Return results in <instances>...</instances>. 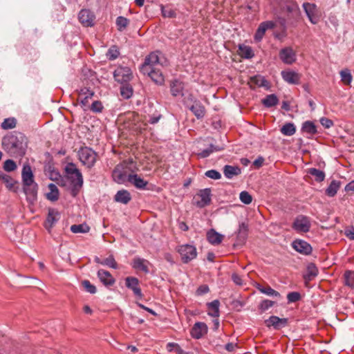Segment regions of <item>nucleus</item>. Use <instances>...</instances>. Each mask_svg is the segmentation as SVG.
Segmentation results:
<instances>
[{"label":"nucleus","mask_w":354,"mask_h":354,"mask_svg":"<svg viewBox=\"0 0 354 354\" xmlns=\"http://www.w3.org/2000/svg\"><path fill=\"white\" fill-rule=\"evenodd\" d=\"M26 137L21 133L14 132L5 136L2 138V145L6 150L14 153H24V142Z\"/></svg>","instance_id":"nucleus-1"},{"label":"nucleus","mask_w":354,"mask_h":354,"mask_svg":"<svg viewBox=\"0 0 354 354\" xmlns=\"http://www.w3.org/2000/svg\"><path fill=\"white\" fill-rule=\"evenodd\" d=\"M66 178L69 180L73 196H75L83 186V176L76 165L68 162L65 166Z\"/></svg>","instance_id":"nucleus-2"},{"label":"nucleus","mask_w":354,"mask_h":354,"mask_svg":"<svg viewBox=\"0 0 354 354\" xmlns=\"http://www.w3.org/2000/svg\"><path fill=\"white\" fill-rule=\"evenodd\" d=\"M133 162L131 159L124 160L117 165L114 168L112 177L113 180L118 184H125L129 180L128 171L129 165Z\"/></svg>","instance_id":"nucleus-3"},{"label":"nucleus","mask_w":354,"mask_h":354,"mask_svg":"<svg viewBox=\"0 0 354 354\" xmlns=\"http://www.w3.org/2000/svg\"><path fill=\"white\" fill-rule=\"evenodd\" d=\"M277 5L281 12H286L288 17L290 19L298 18L300 15V10L298 4L294 0H277Z\"/></svg>","instance_id":"nucleus-4"},{"label":"nucleus","mask_w":354,"mask_h":354,"mask_svg":"<svg viewBox=\"0 0 354 354\" xmlns=\"http://www.w3.org/2000/svg\"><path fill=\"white\" fill-rule=\"evenodd\" d=\"M78 157L82 165L88 168H91L96 162L97 153L91 148L84 147L78 151Z\"/></svg>","instance_id":"nucleus-5"},{"label":"nucleus","mask_w":354,"mask_h":354,"mask_svg":"<svg viewBox=\"0 0 354 354\" xmlns=\"http://www.w3.org/2000/svg\"><path fill=\"white\" fill-rule=\"evenodd\" d=\"M177 252L180 254L182 261L184 263H189L197 256L196 247L189 244L179 245L177 248Z\"/></svg>","instance_id":"nucleus-6"},{"label":"nucleus","mask_w":354,"mask_h":354,"mask_svg":"<svg viewBox=\"0 0 354 354\" xmlns=\"http://www.w3.org/2000/svg\"><path fill=\"white\" fill-rule=\"evenodd\" d=\"M276 22L274 21H265L261 22L256 30L254 35V39L257 42H259L262 40L266 32L268 30L274 29L276 27Z\"/></svg>","instance_id":"nucleus-7"},{"label":"nucleus","mask_w":354,"mask_h":354,"mask_svg":"<svg viewBox=\"0 0 354 354\" xmlns=\"http://www.w3.org/2000/svg\"><path fill=\"white\" fill-rule=\"evenodd\" d=\"M310 225L309 218L307 216L301 215L295 218L292 227L299 232H308L310 230Z\"/></svg>","instance_id":"nucleus-8"},{"label":"nucleus","mask_w":354,"mask_h":354,"mask_svg":"<svg viewBox=\"0 0 354 354\" xmlns=\"http://www.w3.org/2000/svg\"><path fill=\"white\" fill-rule=\"evenodd\" d=\"M114 77L118 82H128L132 78V71L129 67H119L114 71Z\"/></svg>","instance_id":"nucleus-9"},{"label":"nucleus","mask_w":354,"mask_h":354,"mask_svg":"<svg viewBox=\"0 0 354 354\" xmlns=\"http://www.w3.org/2000/svg\"><path fill=\"white\" fill-rule=\"evenodd\" d=\"M80 22L86 27H91L94 25L95 17L89 10L83 9L78 15Z\"/></svg>","instance_id":"nucleus-10"},{"label":"nucleus","mask_w":354,"mask_h":354,"mask_svg":"<svg viewBox=\"0 0 354 354\" xmlns=\"http://www.w3.org/2000/svg\"><path fill=\"white\" fill-rule=\"evenodd\" d=\"M303 8L309 21L313 24H317L319 21L317 6L315 3L306 2L303 3Z\"/></svg>","instance_id":"nucleus-11"},{"label":"nucleus","mask_w":354,"mask_h":354,"mask_svg":"<svg viewBox=\"0 0 354 354\" xmlns=\"http://www.w3.org/2000/svg\"><path fill=\"white\" fill-rule=\"evenodd\" d=\"M281 60L286 64H292L296 61V53L291 47H286L279 51Z\"/></svg>","instance_id":"nucleus-12"},{"label":"nucleus","mask_w":354,"mask_h":354,"mask_svg":"<svg viewBox=\"0 0 354 354\" xmlns=\"http://www.w3.org/2000/svg\"><path fill=\"white\" fill-rule=\"evenodd\" d=\"M80 102L84 110L86 111L85 107L88 104V100L91 99L95 93L93 90L87 87L81 88L77 91Z\"/></svg>","instance_id":"nucleus-13"},{"label":"nucleus","mask_w":354,"mask_h":354,"mask_svg":"<svg viewBox=\"0 0 354 354\" xmlns=\"http://www.w3.org/2000/svg\"><path fill=\"white\" fill-rule=\"evenodd\" d=\"M125 285L129 288L131 289L135 296L138 297L139 299H142L143 295L142 293V290L139 287V280L134 277H128L125 279Z\"/></svg>","instance_id":"nucleus-14"},{"label":"nucleus","mask_w":354,"mask_h":354,"mask_svg":"<svg viewBox=\"0 0 354 354\" xmlns=\"http://www.w3.org/2000/svg\"><path fill=\"white\" fill-rule=\"evenodd\" d=\"M158 52L151 53L146 57L143 64L140 68V71L147 72V69L151 68H156V66L159 64Z\"/></svg>","instance_id":"nucleus-15"},{"label":"nucleus","mask_w":354,"mask_h":354,"mask_svg":"<svg viewBox=\"0 0 354 354\" xmlns=\"http://www.w3.org/2000/svg\"><path fill=\"white\" fill-rule=\"evenodd\" d=\"M283 80L290 84H299L301 75L291 70L283 71L281 73Z\"/></svg>","instance_id":"nucleus-16"},{"label":"nucleus","mask_w":354,"mask_h":354,"mask_svg":"<svg viewBox=\"0 0 354 354\" xmlns=\"http://www.w3.org/2000/svg\"><path fill=\"white\" fill-rule=\"evenodd\" d=\"M207 326L204 322H196L191 330V335L193 338L201 339L207 333Z\"/></svg>","instance_id":"nucleus-17"},{"label":"nucleus","mask_w":354,"mask_h":354,"mask_svg":"<svg viewBox=\"0 0 354 354\" xmlns=\"http://www.w3.org/2000/svg\"><path fill=\"white\" fill-rule=\"evenodd\" d=\"M24 192L26 196L27 200L33 203L37 200L38 186L35 182L28 185H23Z\"/></svg>","instance_id":"nucleus-18"},{"label":"nucleus","mask_w":354,"mask_h":354,"mask_svg":"<svg viewBox=\"0 0 354 354\" xmlns=\"http://www.w3.org/2000/svg\"><path fill=\"white\" fill-rule=\"evenodd\" d=\"M265 322L268 327L272 326L274 329H280L288 324V319L279 318L273 315L266 319Z\"/></svg>","instance_id":"nucleus-19"},{"label":"nucleus","mask_w":354,"mask_h":354,"mask_svg":"<svg viewBox=\"0 0 354 354\" xmlns=\"http://www.w3.org/2000/svg\"><path fill=\"white\" fill-rule=\"evenodd\" d=\"M147 72L141 71L144 75H147L157 84H162L165 79L162 72L157 68L147 69Z\"/></svg>","instance_id":"nucleus-20"},{"label":"nucleus","mask_w":354,"mask_h":354,"mask_svg":"<svg viewBox=\"0 0 354 354\" xmlns=\"http://www.w3.org/2000/svg\"><path fill=\"white\" fill-rule=\"evenodd\" d=\"M60 214L55 209H49L48 216L45 222V227L50 231V229L59 220Z\"/></svg>","instance_id":"nucleus-21"},{"label":"nucleus","mask_w":354,"mask_h":354,"mask_svg":"<svg viewBox=\"0 0 354 354\" xmlns=\"http://www.w3.org/2000/svg\"><path fill=\"white\" fill-rule=\"evenodd\" d=\"M292 248L299 253L309 254L312 252L311 245L305 241L295 240L292 242Z\"/></svg>","instance_id":"nucleus-22"},{"label":"nucleus","mask_w":354,"mask_h":354,"mask_svg":"<svg viewBox=\"0 0 354 354\" xmlns=\"http://www.w3.org/2000/svg\"><path fill=\"white\" fill-rule=\"evenodd\" d=\"M184 84L178 80H172L170 83L171 93L174 97H182L184 95Z\"/></svg>","instance_id":"nucleus-23"},{"label":"nucleus","mask_w":354,"mask_h":354,"mask_svg":"<svg viewBox=\"0 0 354 354\" xmlns=\"http://www.w3.org/2000/svg\"><path fill=\"white\" fill-rule=\"evenodd\" d=\"M128 182L138 189H145L148 185V181L144 180L138 174H129Z\"/></svg>","instance_id":"nucleus-24"},{"label":"nucleus","mask_w":354,"mask_h":354,"mask_svg":"<svg viewBox=\"0 0 354 354\" xmlns=\"http://www.w3.org/2000/svg\"><path fill=\"white\" fill-rule=\"evenodd\" d=\"M21 177L23 185H28L30 183H35L34 176L30 165H26L23 167Z\"/></svg>","instance_id":"nucleus-25"},{"label":"nucleus","mask_w":354,"mask_h":354,"mask_svg":"<svg viewBox=\"0 0 354 354\" xmlns=\"http://www.w3.org/2000/svg\"><path fill=\"white\" fill-rule=\"evenodd\" d=\"M97 277L104 286H112L115 279L109 271L100 269L97 272Z\"/></svg>","instance_id":"nucleus-26"},{"label":"nucleus","mask_w":354,"mask_h":354,"mask_svg":"<svg viewBox=\"0 0 354 354\" xmlns=\"http://www.w3.org/2000/svg\"><path fill=\"white\" fill-rule=\"evenodd\" d=\"M149 261L140 257H135L133 260L132 266L134 269L141 270L145 273H149Z\"/></svg>","instance_id":"nucleus-27"},{"label":"nucleus","mask_w":354,"mask_h":354,"mask_svg":"<svg viewBox=\"0 0 354 354\" xmlns=\"http://www.w3.org/2000/svg\"><path fill=\"white\" fill-rule=\"evenodd\" d=\"M201 201L197 202V205L199 207H203L209 205L211 202V190L206 188L200 191L198 194Z\"/></svg>","instance_id":"nucleus-28"},{"label":"nucleus","mask_w":354,"mask_h":354,"mask_svg":"<svg viewBox=\"0 0 354 354\" xmlns=\"http://www.w3.org/2000/svg\"><path fill=\"white\" fill-rule=\"evenodd\" d=\"M131 199L130 193L126 189L119 190L114 196V200L122 204H127Z\"/></svg>","instance_id":"nucleus-29"},{"label":"nucleus","mask_w":354,"mask_h":354,"mask_svg":"<svg viewBox=\"0 0 354 354\" xmlns=\"http://www.w3.org/2000/svg\"><path fill=\"white\" fill-rule=\"evenodd\" d=\"M207 239L211 244L218 245L222 242L223 236L216 232L214 229H211L207 233Z\"/></svg>","instance_id":"nucleus-30"},{"label":"nucleus","mask_w":354,"mask_h":354,"mask_svg":"<svg viewBox=\"0 0 354 354\" xmlns=\"http://www.w3.org/2000/svg\"><path fill=\"white\" fill-rule=\"evenodd\" d=\"M250 85L258 87H268V82L261 75H254L250 77Z\"/></svg>","instance_id":"nucleus-31"},{"label":"nucleus","mask_w":354,"mask_h":354,"mask_svg":"<svg viewBox=\"0 0 354 354\" xmlns=\"http://www.w3.org/2000/svg\"><path fill=\"white\" fill-rule=\"evenodd\" d=\"M189 109L198 119L202 118L205 115V107L200 102H195L194 104L189 107Z\"/></svg>","instance_id":"nucleus-32"},{"label":"nucleus","mask_w":354,"mask_h":354,"mask_svg":"<svg viewBox=\"0 0 354 354\" xmlns=\"http://www.w3.org/2000/svg\"><path fill=\"white\" fill-rule=\"evenodd\" d=\"M239 54L241 57L245 59H250L254 55L252 48L244 44H240L239 46Z\"/></svg>","instance_id":"nucleus-33"},{"label":"nucleus","mask_w":354,"mask_h":354,"mask_svg":"<svg viewBox=\"0 0 354 354\" xmlns=\"http://www.w3.org/2000/svg\"><path fill=\"white\" fill-rule=\"evenodd\" d=\"M258 290L263 294L272 297L281 298V295L279 292L276 291L269 286H263L258 285Z\"/></svg>","instance_id":"nucleus-34"},{"label":"nucleus","mask_w":354,"mask_h":354,"mask_svg":"<svg viewBox=\"0 0 354 354\" xmlns=\"http://www.w3.org/2000/svg\"><path fill=\"white\" fill-rule=\"evenodd\" d=\"M223 173L227 178H232L234 176L241 173V169L239 167L225 165L223 168Z\"/></svg>","instance_id":"nucleus-35"},{"label":"nucleus","mask_w":354,"mask_h":354,"mask_svg":"<svg viewBox=\"0 0 354 354\" xmlns=\"http://www.w3.org/2000/svg\"><path fill=\"white\" fill-rule=\"evenodd\" d=\"M223 147L215 146L212 144L209 145V147L206 149L203 150L200 153H198L197 155L201 158H205L208 156H209L212 153L220 151L223 150Z\"/></svg>","instance_id":"nucleus-36"},{"label":"nucleus","mask_w":354,"mask_h":354,"mask_svg":"<svg viewBox=\"0 0 354 354\" xmlns=\"http://www.w3.org/2000/svg\"><path fill=\"white\" fill-rule=\"evenodd\" d=\"M340 187V182L333 180L326 189V194L330 197H333L337 194Z\"/></svg>","instance_id":"nucleus-37"},{"label":"nucleus","mask_w":354,"mask_h":354,"mask_svg":"<svg viewBox=\"0 0 354 354\" xmlns=\"http://www.w3.org/2000/svg\"><path fill=\"white\" fill-rule=\"evenodd\" d=\"M219 301L218 300H214L207 304L209 312L208 315L213 317H218L219 316Z\"/></svg>","instance_id":"nucleus-38"},{"label":"nucleus","mask_w":354,"mask_h":354,"mask_svg":"<svg viewBox=\"0 0 354 354\" xmlns=\"http://www.w3.org/2000/svg\"><path fill=\"white\" fill-rule=\"evenodd\" d=\"M278 102L279 100L275 94L268 95L265 98L262 100V104L268 108H270L277 105Z\"/></svg>","instance_id":"nucleus-39"},{"label":"nucleus","mask_w":354,"mask_h":354,"mask_svg":"<svg viewBox=\"0 0 354 354\" xmlns=\"http://www.w3.org/2000/svg\"><path fill=\"white\" fill-rule=\"evenodd\" d=\"M280 131L283 135L286 136H291L295 133L296 127L293 123L288 122L282 126Z\"/></svg>","instance_id":"nucleus-40"},{"label":"nucleus","mask_w":354,"mask_h":354,"mask_svg":"<svg viewBox=\"0 0 354 354\" xmlns=\"http://www.w3.org/2000/svg\"><path fill=\"white\" fill-rule=\"evenodd\" d=\"M49 193L47 194V198L51 201H56L59 198V190L57 187L53 184L48 185Z\"/></svg>","instance_id":"nucleus-41"},{"label":"nucleus","mask_w":354,"mask_h":354,"mask_svg":"<svg viewBox=\"0 0 354 354\" xmlns=\"http://www.w3.org/2000/svg\"><path fill=\"white\" fill-rule=\"evenodd\" d=\"M318 274V269L314 263H309L307 266V272L304 276L306 280L310 281Z\"/></svg>","instance_id":"nucleus-42"},{"label":"nucleus","mask_w":354,"mask_h":354,"mask_svg":"<svg viewBox=\"0 0 354 354\" xmlns=\"http://www.w3.org/2000/svg\"><path fill=\"white\" fill-rule=\"evenodd\" d=\"M301 131L309 135H314L317 133V128L313 122L306 121L302 124Z\"/></svg>","instance_id":"nucleus-43"},{"label":"nucleus","mask_w":354,"mask_h":354,"mask_svg":"<svg viewBox=\"0 0 354 354\" xmlns=\"http://www.w3.org/2000/svg\"><path fill=\"white\" fill-rule=\"evenodd\" d=\"M90 230L89 226L86 223H82L79 225H73L71 226V231L73 233H86Z\"/></svg>","instance_id":"nucleus-44"},{"label":"nucleus","mask_w":354,"mask_h":354,"mask_svg":"<svg viewBox=\"0 0 354 354\" xmlns=\"http://www.w3.org/2000/svg\"><path fill=\"white\" fill-rule=\"evenodd\" d=\"M115 24L117 28L119 31L122 32L124 30L129 24V20L122 16L118 17L116 18Z\"/></svg>","instance_id":"nucleus-45"},{"label":"nucleus","mask_w":354,"mask_h":354,"mask_svg":"<svg viewBox=\"0 0 354 354\" xmlns=\"http://www.w3.org/2000/svg\"><path fill=\"white\" fill-rule=\"evenodd\" d=\"M308 174L313 176L315 178V180L317 182H322L325 178V173L323 171L316 168L309 169Z\"/></svg>","instance_id":"nucleus-46"},{"label":"nucleus","mask_w":354,"mask_h":354,"mask_svg":"<svg viewBox=\"0 0 354 354\" xmlns=\"http://www.w3.org/2000/svg\"><path fill=\"white\" fill-rule=\"evenodd\" d=\"M0 180H2L9 189H11L15 183V180L10 176L3 171H0Z\"/></svg>","instance_id":"nucleus-47"},{"label":"nucleus","mask_w":354,"mask_h":354,"mask_svg":"<svg viewBox=\"0 0 354 354\" xmlns=\"http://www.w3.org/2000/svg\"><path fill=\"white\" fill-rule=\"evenodd\" d=\"M341 80L346 85H349L352 82L353 77L350 70L344 69L340 71Z\"/></svg>","instance_id":"nucleus-48"},{"label":"nucleus","mask_w":354,"mask_h":354,"mask_svg":"<svg viewBox=\"0 0 354 354\" xmlns=\"http://www.w3.org/2000/svg\"><path fill=\"white\" fill-rule=\"evenodd\" d=\"M17 120L14 118H8L5 119L1 123V128L3 129H11L16 127Z\"/></svg>","instance_id":"nucleus-49"},{"label":"nucleus","mask_w":354,"mask_h":354,"mask_svg":"<svg viewBox=\"0 0 354 354\" xmlns=\"http://www.w3.org/2000/svg\"><path fill=\"white\" fill-rule=\"evenodd\" d=\"M345 284L354 288V271L347 270L344 273Z\"/></svg>","instance_id":"nucleus-50"},{"label":"nucleus","mask_w":354,"mask_h":354,"mask_svg":"<svg viewBox=\"0 0 354 354\" xmlns=\"http://www.w3.org/2000/svg\"><path fill=\"white\" fill-rule=\"evenodd\" d=\"M101 265L106 266L109 268H111L113 269L118 268V263H116L113 255H110L107 258L102 260Z\"/></svg>","instance_id":"nucleus-51"},{"label":"nucleus","mask_w":354,"mask_h":354,"mask_svg":"<svg viewBox=\"0 0 354 354\" xmlns=\"http://www.w3.org/2000/svg\"><path fill=\"white\" fill-rule=\"evenodd\" d=\"M274 303L275 302L273 301L264 299L261 301V302L259 304V308L261 312H265L268 310L270 308L272 307Z\"/></svg>","instance_id":"nucleus-52"},{"label":"nucleus","mask_w":354,"mask_h":354,"mask_svg":"<svg viewBox=\"0 0 354 354\" xmlns=\"http://www.w3.org/2000/svg\"><path fill=\"white\" fill-rule=\"evenodd\" d=\"M239 198L245 205H249L252 201V196L246 191H243L240 193Z\"/></svg>","instance_id":"nucleus-53"},{"label":"nucleus","mask_w":354,"mask_h":354,"mask_svg":"<svg viewBox=\"0 0 354 354\" xmlns=\"http://www.w3.org/2000/svg\"><path fill=\"white\" fill-rule=\"evenodd\" d=\"M120 94L124 98L129 99L133 94V90L130 86L127 85L122 86L120 88Z\"/></svg>","instance_id":"nucleus-54"},{"label":"nucleus","mask_w":354,"mask_h":354,"mask_svg":"<svg viewBox=\"0 0 354 354\" xmlns=\"http://www.w3.org/2000/svg\"><path fill=\"white\" fill-rule=\"evenodd\" d=\"M247 232H248L247 225L244 223H241L239 225V234H238L239 239H241L243 241H244L247 236Z\"/></svg>","instance_id":"nucleus-55"},{"label":"nucleus","mask_w":354,"mask_h":354,"mask_svg":"<svg viewBox=\"0 0 354 354\" xmlns=\"http://www.w3.org/2000/svg\"><path fill=\"white\" fill-rule=\"evenodd\" d=\"M104 109L102 102L99 100L94 101L91 106L90 110L93 113H101Z\"/></svg>","instance_id":"nucleus-56"},{"label":"nucleus","mask_w":354,"mask_h":354,"mask_svg":"<svg viewBox=\"0 0 354 354\" xmlns=\"http://www.w3.org/2000/svg\"><path fill=\"white\" fill-rule=\"evenodd\" d=\"M120 55L119 50L115 46L111 47L107 52V57L110 60L115 59Z\"/></svg>","instance_id":"nucleus-57"},{"label":"nucleus","mask_w":354,"mask_h":354,"mask_svg":"<svg viewBox=\"0 0 354 354\" xmlns=\"http://www.w3.org/2000/svg\"><path fill=\"white\" fill-rule=\"evenodd\" d=\"M301 299V295L298 292H290L287 295L288 303L297 302Z\"/></svg>","instance_id":"nucleus-58"},{"label":"nucleus","mask_w":354,"mask_h":354,"mask_svg":"<svg viewBox=\"0 0 354 354\" xmlns=\"http://www.w3.org/2000/svg\"><path fill=\"white\" fill-rule=\"evenodd\" d=\"M17 168V165L15 162L12 160H7L4 162L3 169L6 171H12L15 170Z\"/></svg>","instance_id":"nucleus-59"},{"label":"nucleus","mask_w":354,"mask_h":354,"mask_svg":"<svg viewBox=\"0 0 354 354\" xmlns=\"http://www.w3.org/2000/svg\"><path fill=\"white\" fill-rule=\"evenodd\" d=\"M82 286L85 290L91 294H95L96 292V288L94 285L91 284L89 281L84 280L82 281Z\"/></svg>","instance_id":"nucleus-60"},{"label":"nucleus","mask_w":354,"mask_h":354,"mask_svg":"<svg viewBox=\"0 0 354 354\" xmlns=\"http://www.w3.org/2000/svg\"><path fill=\"white\" fill-rule=\"evenodd\" d=\"M162 15L164 17L174 18L176 17L175 11L169 8L162 7Z\"/></svg>","instance_id":"nucleus-61"},{"label":"nucleus","mask_w":354,"mask_h":354,"mask_svg":"<svg viewBox=\"0 0 354 354\" xmlns=\"http://www.w3.org/2000/svg\"><path fill=\"white\" fill-rule=\"evenodd\" d=\"M205 175L212 179L218 180L221 178V174L214 169L208 170L205 172Z\"/></svg>","instance_id":"nucleus-62"},{"label":"nucleus","mask_w":354,"mask_h":354,"mask_svg":"<svg viewBox=\"0 0 354 354\" xmlns=\"http://www.w3.org/2000/svg\"><path fill=\"white\" fill-rule=\"evenodd\" d=\"M320 123L326 129H329L333 125V122L327 118H322L320 119Z\"/></svg>","instance_id":"nucleus-63"},{"label":"nucleus","mask_w":354,"mask_h":354,"mask_svg":"<svg viewBox=\"0 0 354 354\" xmlns=\"http://www.w3.org/2000/svg\"><path fill=\"white\" fill-rule=\"evenodd\" d=\"M209 289L207 285L201 286L196 290L198 295H202L209 292Z\"/></svg>","instance_id":"nucleus-64"}]
</instances>
